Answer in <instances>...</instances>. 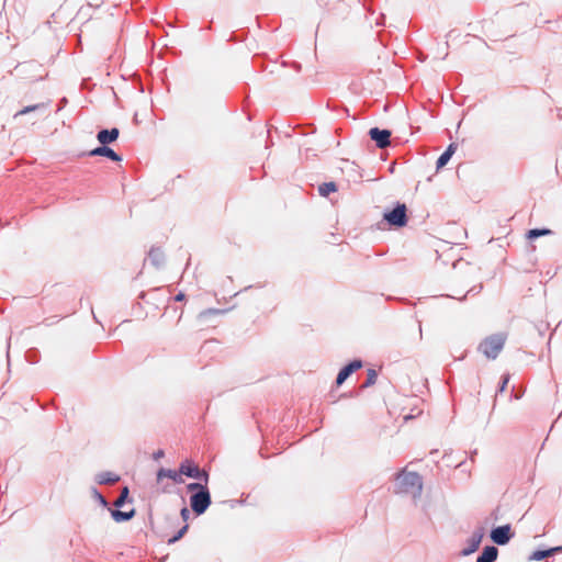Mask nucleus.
<instances>
[{
  "label": "nucleus",
  "mask_w": 562,
  "mask_h": 562,
  "mask_svg": "<svg viewBox=\"0 0 562 562\" xmlns=\"http://www.w3.org/2000/svg\"><path fill=\"white\" fill-rule=\"evenodd\" d=\"M423 492V477L417 472L396 473L395 493L411 495L414 499L419 498Z\"/></svg>",
  "instance_id": "1"
},
{
  "label": "nucleus",
  "mask_w": 562,
  "mask_h": 562,
  "mask_svg": "<svg viewBox=\"0 0 562 562\" xmlns=\"http://www.w3.org/2000/svg\"><path fill=\"white\" fill-rule=\"evenodd\" d=\"M506 341V335L503 333L493 334L483 339L477 350L482 352L488 359H496L499 352L503 350Z\"/></svg>",
  "instance_id": "2"
},
{
  "label": "nucleus",
  "mask_w": 562,
  "mask_h": 562,
  "mask_svg": "<svg viewBox=\"0 0 562 562\" xmlns=\"http://www.w3.org/2000/svg\"><path fill=\"white\" fill-rule=\"evenodd\" d=\"M383 220L390 226L404 227L408 221L406 205L397 202L393 210L384 212Z\"/></svg>",
  "instance_id": "3"
},
{
  "label": "nucleus",
  "mask_w": 562,
  "mask_h": 562,
  "mask_svg": "<svg viewBox=\"0 0 562 562\" xmlns=\"http://www.w3.org/2000/svg\"><path fill=\"white\" fill-rule=\"evenodd\" d=\"M212 503L209 487H205L198 493H193L190 496V506L196 516H200L206 512Z\"/></svg>",
  "instance_id": "4"
},
{
  "label": "nucleus",
  "mask_w": 562,
  "mask_h": 562,
  "mask_svg": "<svg viewBox=\"0 0 562 562\" xmlns=\"http://www.w3.org/2000/svg\"><path fill=\"white\" fill-rule=\"evenodd\" d=\"M179 472L181 476L186 475L191 479L203 481L205 484L209 483V473L188 459L180 463Z\"/></svg>",
  "instance_id": "5"
},
{
  "label": "nucleus",
  "mask_w": 562,
  "mask_h": 562,
  "mask_svg": "<svg viewBox=\"0 0 562 562\" xmlns=\"http://www.w3.org/2000/svg\"><path fill=\"white\" fill-rule=\"evenodd\" d=\"M514 536L515 533L513 532L509 524L494 527L490 533L492 541L497 546L507 544Z\"/></svg>",
  "instance_id": "6"
},
{
  "label": "nucleus",
  "mask_w": 562,
  "mask_h": 562,
  "mask_svg": "<svg viewBox=\"0 0 562 562\" xmlns=\"http://www.w3.org/2000/svg\"><path fill=\"white\" fill-rule=\"evenodd\" d=\"M391 131L372 127L369 131L370 138L375 143L378 148H385L391 144Z\"/></svg>",
  "instance_id": "7"
},
{
  "label": "nucleus",
  "mask_w": 562,
  "mask_h": 562,
  "mask_svg": "<svg viewBox=\"0 0 562 562\" xmlns=\"http://www.w3.org/2000/svg\"><path fill=\"white\" fill-rule=\"evenodd\" d=\"M362 364L363 362L360 359H355L342 367L337 374L336 384L341 385L355 371L362 368Z\"/></svg>",
  "instance_id": "8"
},
{
  "label": "nucleus",
  "mask_w": 562,
  "mask_h": 562,
  "mask_svg": "<svg viewBox=\"0 0 562 562\" xmlns=\"http://www.w3.org/2000/svg\"><path fill=\"white\" fill-rule=\"evenodd\" d=\"M89 156H103L113 161H121L122 157L108 145H101L88 153Z\"/></svg>",
  "instance_id": "9"
},
{
  "label": "nucleus",
  "mask_w": 562,
  "mask_h": 562,
  "mask_svg": "<svg viewBox=\"0 0 562 562\" xmlns=\"http://www.w3.org/2000/svg\"><path fill=\"white\" fill-rule=\"evenodd\" d=\"M120 131L116 127L101 130L97 134V139L101 145H109L119 138Z\"/></svg>",
  "instance_id": "10"
},
{
  "label": "nucleus",
  "mask_w": 562,
  "mask_h": 562,
  "mask_svg": "<svg viewBox=\"0 0 562 562\" xmlns=\"http://www.w3.org/2000/svg\"><path fill=\"white\" fill-rule=\"evenodd\" d=\"M482 538L483 533L474 532L468 540V546L464 549H462L461 554L467 557L475 552L481 544Z\"/></svg>",
  "instance_id": "11"
},
{
  "label": "nucleus",
  "mask_w": 562,
  "mask_h": 562,
  "mask_svg": "<svg viewBox=\"0 0 562 562\" xmlns=\"http://www.w3.org/2000/svg\"><path fill=\"white\" fill-rule=\"evenodd\" d=\"M120 480V475L110 471L100 472L94 476V481L100 485H112L119 482Z\"/></svg>",
  "instance_id": "12"
},
{
  "label": "nucleus",
  "mask_w": 562,
  "mask_h": 562,
  "mask_svg": "<svg viewBox=\"0 0 562 562\" xmlns=\"http://www.w3.org/2000/svg\"><path fill=\"white\" fill-rule=\"evenodd\" d=\"M498 555V549L494 546H486L481 554L476 558V562H495Z\"/></svg>",
  "instance_id": "13"
},
{
  "label": "nucleus",
  "mask_w": 562,
  "mask_h": 562,
  "mask_svg": "<svg viewBox=\"0 0 562 562\" xmlns=\"http://www.w3.org/2000/svg\"><path fill=\"white\" fill-rule=\"evenodd\" d=\"M164 477H169V479H171L177 484H181V483L184 482L182 476H181V474H180V472H179V470L175 471V470L161 468L157 472V481L159 482Z\"/></svg>",
  "instance_id": "14"
},
{
  "label": "nucleus",
  "mask_w": 562,
  "mask_h": 562,
  "mask_svg": "<svg viewBox=\"0 0 562 562\" xmlns=\"http://www.w3.org/2000/svg\"><path fill=\"white\" fill-rule=\"evenodd\" d=\"M148 260L156 268H161L165 262V254L158 247H153L148 252Z\"/></svg>",
  "instance_id": "15"
},
{
  "label": "nucleus",
  "mask_w": 562,
  "mask_h": 562,
  "mask_svg": "<svg viewBox=\"0 0 562 562\" xmlns=\"http://www.w3.org/2000/svg\"><path fill=\"white\" fill-rule=\"evenodd\" d=\"M562 551V547H554L546 550H536L531 555L530 560L541 561L549 557H552L554 553Z\"/></svg>",
  "instance_id": "16"
},
{
  "label": "nucleus",
  "mask_w": 562,
  "mask_h": 562,
  "mask_svg": "<svg viewBox=\"0 0 562 562\" xmlns=\"http://www.w3.org/2000/svg\"><path fill=\"white\" fill-rule=\"evenodd\" d=\"M111 517L116 522H124L131 520L135 515V509H132L130 512H122L119 508L110 509Z\"/></svg>",
  "instance_id": "17"
},
{
  "label": "nucleus",
  "mask_w": 562,
  "mask_h": 562,
  "mask_svg": "<svg viewBox=\"0 0 562 562\" xmlns=\"http://www.w3.org/2000/svg\"><path fill=\"white\" fill-rule=\"evenodd\" d=\"M47 108H48V103H37V104H33V105H27V106H24L22 110H20L15 114V117L19 115H24V114L31 113V112L46 110Z\"/></svg>",
  "instance_id": "18"
},
{
  "label": "nucleus",
  "mask_w": 562,
  "mask_h": 562,
  "mask_svg": "<svg viewBox=\"0 0 562 562\" xmlns=\"http://www.w3.org/2000/svg\"><path fill=\"white\" fill-rule=\"evenodd\" d=\"M337 191V184L333 181L324 182L318 187V193L322 196H328L329 193Z\"/></svg>",
  "instance_id": "19"
},
{
  "label": "nucleus",
  "mask_w": 562,
  "mask_h": 562,
  "mask_svg": "<svg viewBox=\"0 0 562 562\" xmlns=\"http://www.w3.org/2000/svg\"><path fill=\"white\" fill-rule=\"evenodd\" d=\"M128 494H130L128 487L124 486L121 490V493H120L119 497L113 503L114 507L115 508L122 507L125 504V502L127 501Z\"/></svg>",
  "instance_id": "20"
},
{
  "label": "nucleus",
  "mask_w": 562,
  "mask_h": 562,
  "mask_svg": "<svg viewBox=\"0 0 562 562\" xmlns=\"http://www.w3.org/2000/svg\"><path fill=\"white\" fill-rule=\"evenodd\" d=\"M550 233H551V231L548 228H533V229L528 231L527 237L532 240L540 236L548 235Z\"/></svg>",
  "instance_id": "21"
},
{
  "label": "nucleus",
  "mask_w": 562,
  "mask_h": 562,
  "mask_svg": "<svg viewBox=\"0 0 562 562\" xmlns=\"http://www.w3.org/2000/svg\"><path fill=\"white\" fill-rule=\"evenodd\" d=\"M376 378H378L376 371L374 369H369L367 372V380L363 383L362 387L366 389V387L373 385L376 382Z\"/></svg>",
  "instance_id": "22"
},
{
  "label": "nucleus",
  "mask_w": 562,
  "mask_h": 562,
  "mask_svg": "<svg viewBox=\"0 0 562 562\" xmlns=\"http://www.w3.org/2000/svg\"><path fill=\"white\" fill-rule=\"evenodd\" d=\"M226 313V310H220V308H207L199 314L200 319L206 318L209 315H220Z\"/></svg>",
  "instance_id": "23"
},
{
  "label": "nucleus",
  "mask_w": 562,
  "mask_h": 562,
  "mask_svg": "<svg viewBox=\"0 0 562 562\" xmlns=\"http://www.w3.org/2000/svg\"><path fill=\"white\" fill-rule=\"evenodd\" d=\"M205 487H207V484H205V482L204 483L193 482V483L187 484V490L189 492H191L192 494L198 493L199 491H202Z\"/></svg>",
  "instance_id": "24"
},
{
  "label": "nucleus",
  "mask_w": 562,
  "mask_h": 562,
  "mask_svg": "<svg viewBox=\"0 0 562 562\" xmlns=\"http://www.w3.org/2000/svg\"><path fill=\"white\" fill-rule=\"evenodd\" d=\"M92 495H93V498L102 506V507H108L109 506V502L106 501V498L95 488L93 487L92 488Z\"/></svg>",
  "instance_id": "25"
},
{
  "label": "nucleus",
  "mask_w": 562,
  "mask_h": 562,
  "mask_svg": "<svg viewBox=\"0 0 562 562\" xmlns=\"http://www.w3.org/2000/svg\"><path fill=\"white\" fill-rule=\"evenodd\" d=\"M451 156L447 155L445 151L439 156L436 162L437 169L443 168L448 161L450 160Z\"/></svg>",
  "instance_id": "26"
},
{
  "label": "nucleus",
  "mask_w": 562,
  "mask_h": 562,
  "mask_svg": "<svg viewBox=\"0 0 562 562\" xmlns=\"http://www.w3.org/2000/svg\"><path fill=\"white\" fill-rule=\"evenodd\" d=\"M188 528L189 526L188 525H184L181 529H179V531L169 539V543H175L177 542L178 540H180L184 535L186 532L188 531Z\"/></svg>",
  "instance_id": "27"
},
{
  "label": "nucleus",
  "mask_w": 562,
  "mask_h": 562,
  "mask_svg": "<svg viewBox=\"0 0 562 562\" xmlns=\"http://www.w3.org/2000/svg\"><path fill=\"white\" fill-rule=\"evenodd\" d=\"M508 382H509V375L508 374L503 375L502 376V382H501V384L498 386V392L499 393H502V392H504L506 390V386H507Z\"/></svg>",
  "instance_id": "28"
},
{
  "label": "nucleus",
  "mask_w": 562,
  "mask_h": 562,
  "mask_svg": "<svg viewBox=\"0 0 562 562\" xmlns=\"http://www.w3.org/2000/svg\"><path fill=\"white\" fill-rule=\"evenodd\" d=\"M25 357H26V360L29 362H31V363H36L37 362V358H36V355H35L34 350L27 351Z\"/></svg>",
  "instance_id": "29"
},
{
  "label": "nucleus",
  "mask_w": 562,
  "mask_h": 562,
  "mask_svg": "<svg viewBox=\"0 0 562 562\" xmlns=\"http://www.w3.org/2000/svg\"><path fill=\"white\" fill-rule=\"evenodd\" d=\"M483 289V285L482 284H479V285H474L472 286L467 294H471V295H476L479 294Z\"/></svg>",
  "instance_id": "30"
},
{
  "label": "nucleus",
  "mask_w": 562,
  "mask_h": 562,
  "mask_svg": "<svg viewBox=\"0 0 562 562\" xmlns=\"http://www.w3.org/2000/svg\"><path fill=\"white\" fill-rule=\"evenodd\" d=\"M457 147H458V146H457V144H456V143H451V144L447 147V149L445 150V153H446L447 155H449V156H451V157H452V155H453V154L456 153V150H457Z\"/></svg>",
  "instance_id": "31"
},
{
  "label": "nucleus",
  "mask_w": 562,
  "mask_h": 562,
  "mask_svg": "<svg viewBox=\"0 0 562 562\" xmlns=\"http://www.w3.org/2000/svg\"><path fill=\"white\" fill-rule=\"evenodd\" d=\"M180 515H181V518L187 521L190 517V510L187 508V507H183L181 510H180Z\"/></svg>",
  "instance_id": "32"
},
{
  "label": "nucleus",
  "mask_w": 562,
  "mask_h": 562,
  "mask_svg": "<svg viewBox=\"0 0 562 562\" xmlns=\"http://www.w3.org/2000/svg\"><path fill=\"white\" fill-rule=\"evenodd\" d=\"M165 456V452L164 450L159 449L157 451L154 452L153 454V458L154 460H159L160 458H162Z\"/></svg>",
  "instance_id": "33"
},
{
  "label": "nucleus",
  "mask_w": 562,
  "mask_h": 562,
  "mask_svg": "<svg viewBox=\"0 0 562 562\" xmlns=\"http://www.w3.org/2000/svg\"><path fill=\"white\" fill-rule=\"evenodd\" d=\"M184 299H186V295H184L182 292L178 293V294L175 296V301H177V302H181V301H183Z\"/></svg>",
  "instance_id": "34"
},
{
  "label": "nucleus",
  "mask_w": 562,
  "mask_h": 562,
  "mask_svg": "<svg viewBox=\"0 0 562 562\" xmlns=\"http://www.w3.org/2000/svg\"><path fill=\"white\" fill-rule=\"evenodd\" d=\"M498 512H499V509H498V508H496V509H495V510H493V513H492V516H493V518H494L495 520H497V519H498Z\"/></svg>",
  "instance_id": "35"
},
{
  "label": "nucleus",
  "mask_w": 562,
  "mask_h": 562,
  "mask_svg": "<svg viewBox=\"0 0 562 562\" xmlns=\"http://www.w3.org/2000/svg\"><path fill=\"white\" fill-rule=\"evenodd\" d=\"M10 341H11V337H10V338H9V340H8V350H9V349H10V347H11ZM7 356L9 357V351L7 352Z\"/></svg>",
  "instance_id": "36"
},
{
  "label": "nucleus",
  "mask_w": 562,
  "mask_h": 562,
  "mask_svg": "<svg viewBox=\"0 0 562 562\" xmlns=\"http://www.w3.org/2000/svg\"><path fill=\"white\" fill-rule=\"evenodd\" d=\"M300 68H301V65H299V64H297V65H295V69H296V70H300Z\"/></svg>",
  "instance_id": "37"
}]
</instances>
